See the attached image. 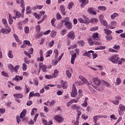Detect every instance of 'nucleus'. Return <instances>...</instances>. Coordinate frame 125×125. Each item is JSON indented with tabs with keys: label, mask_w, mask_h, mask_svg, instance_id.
I'll return each mask as SVG.
<instances>
[{
	"label": "nucleus",
	"mask_w": 125,
	"mask_h": 125,
	"mask_svg": "<svg viewBox=\"0 0 125 125\" xmlns=\"http://www.w3.org/2000/svg\"><path fill=\"white\" fill-rule=\"evenodd\" d=\"M120 59V57H119V55H114L111 56L110 58H108V60L111 61L113 64H118V62Z\"/></svg>",
	"instance_id": "nucleus-1"
},
{
	"label": "nucleus",
	"mask_w": 125,
	"mask_h": 125,
	"mask_svg": "<svg viewBox=\"0 0 125 125\" xmlns=\"http://www.w3.org/2000/svg\"><path fill=\"white\" fill-rule=\"evenodd\" d=\"M77 95H78V90L76 87V84H73L72 91L71 92V97L75 98V97H77Z\"/></svg>",
	"instance_id": "nucleus-2"
},
{
	"label": "nucleus",
	"mask_w": 125,
	"mask_h": 125,
	"mask_svg": "<svg viewBox=\"0 0 125 125\" xmlns=\"http://www.w3.org/2000/svg\"><path fill=\"white\" fill-rule=\"evenodd\" d=\"M67 39H70L73 41L75 39V32L73 30L70 31L67 35Z\"/></svg>",
	"instance_id": "nucleus-3"
},
{
	"label": "nucleus",
	"mask_w": 125,
	"mask_h": 125,
	"mask_svg": "<svg viewBox=\"0 0 125 125\" xmlns=\"http://www.w3.org/2000/svg\"><path fill=\"white\" fill-rule=\"evenodd\" d=\"M47 68V67L46 66V65L43 64L42 62L39 63V69H42L43 73H46Z\"/></svg>",
	"instance_id": "nucleus-4"
},
{
	"label": "nucleus",
	"mask_w": 125,
	"mask_h": 125,
	"mask_svg": "<svg viewBox=\"0 0 125 125\" xmlns=\"http://www.w3.org/2000/svg\"><path fill=\"white\" fill-rule=\"evenodd\" d=\"M64 26L68 30H71L73 28V24L70 21H65Z\"/></svg>",
	"instance_id": "nucleus-5"
},
{
	"label": "nucleus",
	"mask_w": 125,
	"mask_h": 125,
	"mask_svg": "<svg viewBox=\"0 0 125 125\" xmlns=\"http://www.w3.org/2000/svg\"><path fill=\"white\" fill-rule=\"evenodd\" d=\"M40 58H37V61L42 62L44 60V58H43V52L42 50H40Z\"/></svg>",
	"instance_id": "nucleus-6"
},
{
	"label": "nucleus",
	"mask_w": 125,
	"mask_h": 125,
	"mask_svg": "<svg viewBox=\"0 0 125 125\" xmlns=\"http://www.w3.org/2000/svg\"><path fill=\"white\" fill-rule=\"evenodd\" d=\"M54 119L58 123H61V122H63L64 121V118L59 115H56Z\"/></svg>",
	"instance_id": "nucleus-7"
},
{
	"label": "nucleus",
	"mask_w": 125,
	"mask_h": 125,
	"mask_svg": "<svg viewBox=\"0 0 125 125\" xmlns=\"http://www.w3.org/2000/svg\"><path fill=\"white\" fill-rule=\"evenodd\" d=\"M79 78L80 79V80H81V82H82L83 83H85V84H87V85H88L89 87H91L90 86L91 85V84L89 83L88 82H87V81L86 80V79H85L84 78H83V76H80Z\"/></svg>",
	"instance_id": "nucleus-8"
},
{
	"label": "nucleus",
	"mask_w": 125,
	"mask_h": 125,
	"mask_svg": "<svg viewBox=\"0 0 125 125\" xmlns=\"http://www.w3.org/2000/svg\"><path fill=\"white\" fill-rule=\"evenodd\" d=\"M79 78L80 79V80H81V82H82L83 83H85V84H87V85H88L89 87H91L90 86L91 85V84L89 83L88 82H87V81L86 80V79H85L84 78H83V76H80Z\"/></svg>",
	"instance_id": "nucleus-9"
},
{
	"label": "nucleus",
	"mask_w": 125,
	"mask_h": 125,
	"mask_svg": "<svg viewBox=\"0 0 125 125\" xmlns=\"http://www.w3.org/2000/svg\"><path fill=\"white\" fill-rule=\"evenodd\" d=\"M79 78L80 79V80H81V82H82L83 83H85V84H87V85H88L89 87H91L90 86L91 85V84L89 83L88 82H87V81L86 80V79H85L84 78H83V76H80Z\"/></svg>",
	"instance_id": "nucleus-10"
},
{
	"label": "nucleus",
	"mask_w": 125,
	"mask_h": 125,
	"mask_svg": "<svg viewBox=\"0 0 125 125\" xmlns=\"http://www.w3.org/2000/svg\"><path fill=\"white\" fill-rule=\"evenodd\" d=\"M79 78L80 79V80H81V82H82L83 83H85V84H87V85H88L89 87H91L90 86L91 85V84L89 83L88 82H87V81L86 80V79H85L84 78H83V76H80Z\"/></svg>",
	"instance_id": "nucleus-11"
},
{
	"label": "nucleus",
	"mask_w": 125,
	"mask_h": 125,
	"mask_svg": "<svg viewBox=\"0 0 125 125\" xmlns=\"http://www.w3.org/2000/svg\"><path fill=\"white\" fill-rule=\"evenodd\" d=\"M20 6L22 8V14L24 15V12H25V3L24 2V0H21Z\"/></svg>",
	"instance_id": "nucleus-12"
},
{
	"label": "nucleus",
	"mask_w": 125,
	"mask_h": 125,
	"mask_svg": "<svg viewBox=\"0 0 125 125\" xmlns=\"http://www.w3.org/2000/svg\"><path fill=\"white\" fill-rule=\"evenodd\" d=\"M93 82L96 85H100V83H101L100 79L96 78H93Z\"/></svg>",
	"instance_id": "nucleus-13"
},
{
	"label": "nucleus",
	"mask_w": 125,
	"mask_h": 125,
	"mask_svg": "<svg viewBox=\"0 0 125 125\" xmlns=\"http://www.w3.org/2000/svg\"><path fill=\"white\" fill-rule=\"evenodd\" d=\"M76 58H77V54L74 53L73 54L71 55V63L73 65L75 63V61L76 60Z\"/></svg>",
	"instance_id": "nucleus-14"
},
{
	"label": "nucleus",
	"mask_w": 125,
	"mask_h": 125,
	"mask_svg": "<svg viewBox=\"0 0 125 125\" xmlns=\"http://www.w3.org/2000/svg\"><path fill=\"white\" fill-rule=\"evenodd\" d=\"M81 7L83 8V7H84V6L86 5V4H88L89 1L88 0H84L81 1Z\"/></svg>",
	"instance_id": "nucleus-15"
},
{
	"label": "nucleus",
	"mask_w": 125,
	"mask_h": 125,
	"mask_svg": "<svg viewBox=\"0 0 125 125\" xmlns=\"http://www.w3.org/2000/svg\"><path fill=\"white\" fill-rule=\"evenodd\" d=\"M90 53H94V51L90 50L88 52H86L85 53L83 54V56H87V57H90V56H91Z\"/></svg>",
	"instance_id": "nucleus-16"
},
{
	"label": "nucleus",
	"mask_w": 125,
	"mask_h": 125,
	"mask_svg": "<svg viewBox=\"0 0 125 125\" xmlns=\"http://www.w3.org/2000/svg\"><path fill=\"white\" fill-rule=\"evenodd\" d=\"M60 8L62 15H66V12L65 11V6H64V5H61Z\"/></svg>",
	"instance_id": "nucleus-17"
},
{
	"label": "nucleus",
	"mask_w": 125,
	"mask_h": 125,
	"mask_svg": "<svg viewBox=\"0 0 125 125\" xmlns=\"http://www.w3.org/2000/svg\"><path fill=\"white\" fill-rule=\"evenodd\" d=\"M83 19L84 20V24H89V23H90V20H89V19L87 17H86V16H83Z\"/></svg>",
	"instance_id": "nucleus-18"
},
{
	"label": "nucleus",
	"mask_w": 125,
	"mask_h": 125,
	"mask_svg": "<svg viewBox=\"0 0 125 125\" xmlns=\"http://www.w3.org/2000/svg\"><path fill=\"white\" fill-rule=\"evenodd\" d=\"M26 113H27V110L23 109L22 112L20 114V118L23 119V118H24L25 116H26Z\"/></svg>",
	"instance_id": "nucleus-19"
},
{
	"label": "nucleus",
	"mask_w": 125,
	"mask_h": 125,
	"mask_svg": "<svg viewBox=\"0 0 125 125\" xmlns=\"http://www.w3.org/2000/svg\"><path fill=\"white\" fill-rule=\"evenodd\" d=\"M88 12H89L91 14H94V15H96L97 13L94 11L93 8H89L87 10Z\"/></svg>",
	"instance_id": "nucleus-20"
},
{
	"label": "nucleus",
	"mask_w": 125,
	"mask_h": 125,
	"mask_svg": "<svg viewBox=\"0 0 125 125\" xmlns=\"http://www.w3.org/2000/svg\"><path fill=\"white\" fill-rule=\"evenodd\" d=\"M13 96L17 99L23 98V94L21 93L14 94Z\"/></svg>",
	"instance_id": "nucleus-21"
},
{
	"label": "nucleus",
	"mask_w": 125,
	"mask_h": 125,
	"mask_svg": "<svg viewBox=\"0 0 125 125\" xmlns=\"http://www.w3.org/2000/svg\"><path fill=\"white\" fill-rule=\"evenodd\" d=\"M99 35L98 33H93L92 35V38L94 40L97 39V40L99 41V40H100V38L99 37Z\"/></svg>",
	"instance_id": "nucleus-22"
},
{
	"label": "nucleus",
	"mask_w": 125,
	"mask_h": 125,
	"mask_svg": "<svg viewBox=\"0 0 125 125\" xmlns=\"http://www.w3.org/2000/svg\"><path fill=\"white\" fill-rule=\"evenodd\" d=\"M62 87L63 89H66L67 88V82H64L63 81H61Z\"/></svg>",
	"instance_id": "nucleus-23"
},
{
	"label": "nucleus",
	"mask_w": 125,
	"mask_h": 125,
	"mask_svg": "<svg viewBox=\"0 0 125 125\" xmlns=\"http://www.w3.org/2000/svg\"><path fill=\"white\" fill-rule=\"evenodd\" d=\"M8 22L10 25H12L13 23V19H12V15H11L10 14L9 15Z\"/></svg>",
	"instance_id": "nucleus-24"
},
{
	"label": "nucleus",
	"mask_w": 125,
	"mask_h": 125,
	"mask_svg": "<svg viewBox=\"0 0 125 125\" xmlns=\"http://www.w3.org/2000/svg\"><path fill=\"white\" fill-rule=\"evenodd\" d=\"M13 80H15V81H22V80H23V76L17 75L15 76V78L13 79Z\"/></svg>",
	"instance_id": "nucleus-25"
},
{
	"label": "nucleus",
	"mask_w": 125,
	"mask_h": 125,
	"mask_svg": "<svg viewBox=\"0 0 125 125\" xmlns=\"http://www.w3.org/2000/svg\"><path fill=\"white\" fill-rule=\"evenodd\" d=\"M1 32L2 34H9L10 33V31L5 28H2L1 29Z\"/></svg>",
	"instance_id": "nucleus-26"
},
{
	"label": "nucleus",
	"mask_w": 125,
	"mask_h": 125,
	"mask_svg": "<svg viewBox=\"0 0 125 125\" xmlns=\"http://www.w3.org/2000/svg\"><path fill=\"white\" fill-rule=\"evenodd\" d=\"M59 74V71H58V70L55 69L54 73L52 74L53 78H56L57 76H58Z\"/></svg>",
	"instance_id": "nucleus-27"
},
{
	"label": "nucleus",
	"mask_w": 125,
	"mask_h": 125,
	"mask_svg": "<svg viewBox=\"0 0 125 125\" xmlns=\"http://www.w3.org/2000/svg\"><path fill=\"white\" fill-rule=\"evenodd\" d=\"M119 108L120 109V111H122V112L125 111V106L122 104L119 105Z\"/></svg>",
	"instance_id": "nucleus-28"
},
{
	"label": "nucleus",
	"mask_w": 125,
	"mask_h": 125,
	"mask_svg": "<svg viewBox=\"0 0 125 125\" xmlns=\"http://www.w3.org/2000/svg\"><path fill=\"white\" fill-rule=\"evenodd\" d=\"M98 9L99 10H101L102 11H105V10H106V9H107L106 7H105L104 6H99L98 7Z\"/></svg>",
	"instance_id": "nucleus-29"
},
{
	"label": "nucleus",
	"mask_w": 125,
	"mask_h": 125,
	"mask_svg": "<svg viewBox=\"0 0 125 125\" xmlns=\"http://www.w3.org/2000/svg\"><path fill=\"white\" fill-rule=\"evenodd\" d=\"M65 73H66V76L69 79H70V78L72 77V73H71V72H70V70H66Z\"/></svg>",
	"instance_id": "nucleus-30"
},
{
	"label": "nucleus",
	"mask_w": 125,
	"mask_h": 125,
	"mask_svg": "<svg viewBox=\"0 0 125 125\" xmlns=\"http://www.w3.org/2000/svg\"><path fill=\"white\" fill-rule=\"evenodd\" d=\"M2 22L3 25L5 26V28H7V27H8V25L7 24V21H6V20L2 19Z\"/></svg>",
	"instance_id": "nucleus-31"
},
{
	"label": "nucleus",
	"mask_w": 125,
	"mask_h": 125,
	"mask_svg": "<svg viewBox=\"0 0 125 125\" xmlns=\"http://www.w3.org/2000/svg\"><path fill=\"white\" fill-rule=\"evenodd\" d=\"M14 12L16 13V18H20L21 17V13L20 12H16V11L14 10Z\"/></svg>",
	"instance_id": "nucleus-32"
},
{
	"label": "nucleus",
	"mask_w": 125,
	"mask_h": 125,
	"mask_svg": "<svg viewBox=\"0 0 125 125\" xmlns=\"http://www.w3.org/2000/svg\"><path fill=\"white\" fill-rule=\"evenodd\" d=\"M77 42L79 44H80V45H81L82 47L83 46V45H84V44H85L84 41H83V40L79 41H78Z\"/></svg>",
	"instance_id": "nucleus-33"
},
{
	"label": "nucleus",
	"mask_w": 125,
	"mask_h": 125,
	"mask_svg": "<svg viewBox=\"0 0 125 125\" xmlns=\"http://www.w3.org/2000/svg\"><path fill=\"white\" fill-rule=\"evenodd\" d=\"M26 14H28V13H31V12H32V9H31V7H30V6H28L26 7Z\"/></svg>",
	"instance_id": "nucleus-34"
},
{
	"label": "nucleus",
	"mask_w": 125,
	"mask_h": 125,
	"mask_svg": "<svg viewBox=\"0 0 125 125\" xmlns=\"http://www.w3.org/2000/svg\"><path fill=\"white\" fill-rule=\"evenodd\" d=\"M119 14L117 13H114L112 15H111V19L112 20H114V18H116V17H118Z\"/></svg>",
	"instance_id": "nucleus-35"
},
{
	"label": "nucleus",
	"mask_w": 125,
	"mask_h": 125,
	"mask_svg": "<svg viewBox=\"0 0 125 125\" xmlns=\"http://www.w3.org/2000/svg\"><path fill=\"white\" fill-rule=\"evenodd\" d=\"M56 34H57L56 31H55L54 30H52L51 34H50L51 38H54L55 37H56Z\"/></svg>",
	"instance_id": "nucleus-36"
},
{
	"label": "nucleus",
	"mask_w": 125,
	"mask_h": 125,
	"mask_svg": "<svg viewBox=\"0 0 125 125\" xmlns=\"http://www.w3.org/2000/svg\"><path fill=\"white\" fill-rule=\"evenodd\" d=\"M74 6V3L73 2H70L69 3L67 6V8L68 9H71L72 7Z\"/></svg>",
	"instance_id": "nucleus-37"
},
{
	"label": "nucleus",
	"mask_w": 125,
	"mask_h": 125,
	"mask_svg": "<svg viewBox=\"0 0 125 125\" xmlns=\"http://www.w3.org/2000/svg\"><path fill=\"white\" fill-rule=\"evenodd\" d=\"M52 54V51L51 50H49L46 54V57H50V55Z\"/></svg>",
	"instance_id": "nucleus-38"
},
{
	"label": "nucleus",
	"mask_w": 125,
	"mask_h": 125,
	"mask_svg": "<svg viewBox=\"0 0 125 125\" xmlns=\"http://www.w3.org/2000/svg\"><path fill=\"white\" fill-rule=\"evenodd\" d=\"M122 83V80L120 78H117L116 79V83L117 85H120L121 83Z\"/></svg>",
	"instance_id": "nucleus-39"
},
{
	"label": "nucleus",
	"mask_w": 125,
	"mask_h": 125,
	"mask_svg": "<svg viewBox=\"0 0 125 125\" xmlns=\"http://www.w3.org/2000/svg\"><path fill=\"white\" fill-rule=\"evenodd\" d=\"M13 37L15 38L16 42H20V40H19V38L18 37V36H17V35H16V34H14Z\"/></svg>",
	"instance_id": "nucleus-40"
},
{
	"label": "nucleus",
	"mask_w": 125,
	"mask_h": 125,
	"mask_svg": "<svg viewBox=\"0 0 125 125\" xmlns=\"http://www.w3.org/2000/svg\"><path fill=\"white\" fill-rule=\"evenodd\" d=\"M24 32L25 33V34H29V33H30V29L29 28L28 26H25L24 27Z\"/></svg>",
	"instance_id": "nucleus-41"
},
{
	"label": "nucleus",
	"mask_w": 125,
	"mask_h": 125,
	"mask_svg": "<svg viewBox=\"0 0 125 125\" xmlns=\"http://www.w3.org/2000/svg\"><path fill=\"white\" fill-rule=\"evenodd\" d=\"M19 68H20V65H18L14 67L13 71L15 72V73H17L18 72V70H19Z\"/></svg>",
	"instance_id": "nucleus-42"
},
{
	"label": "nucleus",
	"mask_w": 125,
	"mask_h": 125,
	"mask_svg": "<svg viewBox=\"0 0 125 125\" xmlns=\"http://www.w3.org/2000/svg\"><path fill=\"white\" fill-rule=\"evenodd\" d=\"M69 101H70V103L71 104H73V103H78V102L79 101V99H78V98L77 99H73L72 100H71Z\"/></svg>",
	"instance_id": "nucleus-43"
},
{
	"label": "nucleus",
	"mask_w": 125,
	"mask_h": 125,
	"mask_svg": "<svg viewBox=\"0 0 125 125\" xmlns=\"http://www.w3.org/2000/svg\"><path fill=\"white\" fill-rule=\"evenodd\" d=\"M8 56L9 58H13V55L12 54V51L9 50Z\"/></svg>",
	"instance_id": "nucleus-44"
},
{
	"label": "nucleus",
	"mask_w": 125,
	"mask_h": 125,
	"mask_svg": "<svg viewBox=\"0 0 125 125\" xmlns=\"http://www.w3.org/2000/svg\"><path fill=\"white\" fill-rule=\"evenodd\" d=\"M42 35H43L42 32H40V33L36 34V39H40V38H41V37L42 36Z\"/></svg>",
	"instance_id": "nucleus-45"
},
{
	"label": "nucleus",
	"mask_w": 125,
	"mask_h": 125,
	"mask_svg": "<svg viewBox=\"0 0 125 125\" xmlns=\"http://www.w3.org/2000/svg\"><path fill=\"white\" fill-rule=\"evenodd\" d=\"M104 31L105 34H106V35H110V34H112V31L110 30L104 29Z\"/></svg>",
	"instance_id": "nucleus-46"
},
{
	"label": "nucleus",
	"mask_w": 125,
	"mask_h": 125,
	"mask_svg": "<svg viewBox=\"0 0 125 125\" xmlns=\"http://www.w3.org/2000/svg\"><path fill=\"white\" fill-rule=\"evenodd\" d=\"M36 31L38 33H40V32H41V25H38L36 26Z\"/></svg>",
	"instance_id": "nucleus-47"
},
{
	"label": "nucleus",
	"mask_w": 125,
	"mask_h": 125,
	"mask_svg": "<svg viewBox=\"0 0 125 125\" xmlns=\"http://www.w3.org/2000/svg\"><path fill=\"white\" fill-rule=\"evenodd\" d=\"M28 69V66H27V64L26 63H23L22 64V70L23 71H26Z\"/></svg>",
	"instance_id": "nucleus-48"
},
{
	"label": "nucleus",
	"mask_w": 125,
	"mask_h": 125,
	"mask_svg": "<svg viewBox=\"0 0 125 125\" xmlns=\"http://www.w3.org/2000/svg\"><path fill=\"white\" fill-rule=\"evenodd\" d=\"M83 95V91H82L81 89L79 90V97L78 98V99H80V98H81Z\"/></svg>",
	"instance_id": "nucleus-49"
},
{
	"label": "nucleus",
	"mask_w": 125,
	"mask_h": 125,
	"mask_svg": "<svg viewBox=\"0 0 125 125\" xmlns=\"http://www.w3.org/2000/svg\"><path fill=\"white\" fill-rule=\"evenodd\" d=\"M23 42H24L25 44L28 45V46H32V44L30 42V41L28 40H25Z\"/></svg>",
	"instance_id": "nucleus-50"
},
{
	"label": "nucleus",
	"mask_w": 125,
	"mask_h": 125,
	"mask_svg": "<svg viewBox=\"0 0 125 125\" xmlns=\"http://www.w3.org/2000/svg\"><path fill=\"white\" fill-rule=\"evenodd\" d=\"M88 42L89 43V44L90 45V46H92V45H93V43H94V42L93 41H92V39H89L88 40Z\"/></svg>",
	"instance_id": "nucleus-51"
},
{
	"label": "nucleus",
	"mask_w": 125,
	"mask_h": 125,
	"mask_svg": "<svg viewBox=\"0 0 125 125\" xmlns=\"http://www.w3.org/2000/svg\"><path fill=\"white\" fill-rule=\"evenodd\" d=\"M113 48L114 49H115L116 50H119L120 48H121V47L120 46V45H114V46L113 47Z\"/></svg>",
	"instance_id": "nucleus-52"
},
{
	"label": "nucleus",
	"mask_w": 125,
	"mask_h": 125,
	"mask_svg": "<svg viewBox=\"0 0 125 125\" xmlns=\"http://www.w3.org/2000/svg\"><path fill=\"white\" fill-rule=\"evenodd\" d=\"M56 17L57 20H60L61 19H62V17L61 16L60 13H57L56 15Z\"/></svg>",
	"instance_id": "nucleus-53"
},
{
	"label": "nucleus",
	"mask_w": 125,
	"mask_h": 125,
	"mask_svg": "<svg viewBox=\"0 0 125 125\" xmlns=\"http://www.w3.org/2000/svg\"><path fill=\"white\" fill-rule=\"evenodd\" d=\"M106 48L105 46H100V47H97L95 48L96 50H99L100 49H105Z\"/></svg>",
	"instance_id": "nucleus-54"
},
{
	"label": "nucleus",
	"mask_w": 125,
	"mask_h": 125,
	"mask_svg": "<svg viewBox=\"0 0 125 125\" xmlns=\"http://www.w3.org/2000/svg\"><path fill=\"white\" fill-rule=\"evenodd\" d=\"M111 102L114 104V105H119V104L120 103V101L115 100L114 101H112Z\"/></svg>",
	"instance_id": "nucleus-55"
},
{
	"label": "nucleus",
	"mask_w": 125,
	"mask_h": 125,
	"mask_svg": "<svg viewBox=\"0 0 125 125\" xmlns=\"http://www.w3.org/2000/svg\"><path fill=\"white\" fill-rule=\"evenodd\" d=\"M91 23H97L98 22V20H97V19L96 18H93L91 19Z\"/></svg>",
	"instance_id": "nucleus-56"
},
{
	"label": "nucleus",
	"mask_w": 125,
	"mask_h": 125,
	"mask_svg": "<svg viewBox=\"0 0 125 125\" xmlns=\"http://www.w3.org/2000/svg\"><path fill=\"white\" fill-rule=\"evenodd\" d=\"M48 45L50 47H52V46H53V45H54V40H52V41H51L49 43Z\"/></svg>",
	"instance_id": "nucleus-57"
},
{
	"label": "nucleus",
	"mask_w": 125,
	"mask_h": 125,
	"mask_svg": "<svg viewBox=\"0 0 125 125\" xmlns=\"http://www.w3.org/2000/svg\"><path fill=\"white\" fill-rule=\"evenodd\" d=\"M55 21H56V20L55 18H53L51 20V23L53 27H55V24H54Z\"/></svg>",
	"instance_id": "nucleus-58"
},
{
	"label": "nucleus",
	"mask_w": 125,
	"mask_h": 125,
	"mask_svg": "<svg viewBox=\"0 0 125 125\" xmlns=\"http://www.w3.org/2000/svg\"><path fill=\"white\" fill-rule=\"evenodd\" d=\"M101 23L104 25V26H107L108 25V22H107V21L105 20L102 21H101Z\"/></svg>",
	"instance_id": "nucleus-59"
},
{
	"label": "nucleus",
	"mask_w": 125,
	"mask_h": 125,
	"mask_svg": "<svg viewBox=\"0 0 125 125\" xmlns=\"http://www.w3.org/2000/svg\"><path fill=\"white\" fill-rule=\"evenodd\" d=\"M108 50H109V52H112V53H117V52H118V50H115L113 48H109Z\"/></svg>",
	"instance_id": "nucleus-60"
},
{
	"label": "nucleus",
	"mask_w": 125,
	"mask_h": 125,
	"mask_svg": "<svg viewBox=\"0 0 125 125\" xmlns=\"http://www.w3.org/2000/svg\"><path fill=\"white\" fill-rule=\"evenodd\" d=\"M66 33H67V31L66 30V29H62L61 31V35H62V36H64V35H66Z\"/></svg>",
	"instance_id": "nucleus-61"
},
{
	"label": "nucleus",
	"mask_w": 125,
	"mask_h": 125,
	"mask_svg": "<svg viewBox=\"0 0 125 125\" xmlns=\"http://www.w3.org/2000/svg\"><path fill=\"white\" fill-rule=\"evenodd\" d=\"M2 75L4 77H6V78H8L9 77L8 74L4 71H2Z\"/></svg>",
	"instance_id": "nucleus-62"
},
{
	"label": "nucleus",
	"mask_w": 125,
	"mask_h": 125,
	"mask_svg": "<svg viewBox=\"0 0 125 125\" xmlns=\"http://www.w3.org/2000/svg\"><path fill=\"white\" fill-rule=\"evenodd\" d=\"M82 107H87V101H83V103L82 104Z\"/></svg>",
	"instance_id": "nucleus-63"
},
{
	"label": "nucleus",
	"mask_w": 125,
	"mask_h": 125,
	"mask_svg": "<svg viewBox=\"0 0 125 125\" xmlns=\"http://www.w3.org/2000/svg\"><path fill=\"white\" fill-rule=\"evenodd\" d=\"M9 69H10L11 72H13V70L14 69V67H13V65L12 64H9L8 65Z\"/></svg>",
	"instance_id": "nucleus-64"
}]
</instances>
